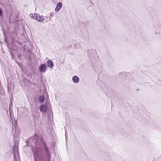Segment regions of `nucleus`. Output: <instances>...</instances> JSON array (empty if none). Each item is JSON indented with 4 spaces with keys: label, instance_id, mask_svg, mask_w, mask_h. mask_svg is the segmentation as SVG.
I'll return each instance as SVG.
<instances>
[{
    "label": "nucleus",
    "instance_id": "20e7f679",
    "mask_svg": "<svg viewBox=\"0 0 161 161\" xmlns=\"http://www.w3.org/2000/svg\"><path fill=\"white\" fill-rule=\"evenodd\" d=\"M40 110L41 112L45 113L47 111V108L46 105H42L40 107Z\"/></svg>",
    "mask_w": 161,
    "mask_h": 161
},
{
    "label": "nucleus",
    "instance_id": "a211bd4d",
    "mask_svg": "<svg viewBox=\"0 0 161 161\" xmlns=\"http://www.w3.org/2000/svg\"><path fill=\"white\" fill-rule=\"evenodd\" d=\"M9 22L10 24H11L12 23V22L11 21L10 19H9Z\"/></svg>",
    "mask_w": 161,
    "mask_h": 161
},
{
    "label": "nucleus",
    "instance_id": "f3484780",
    "mask_svg": "<svg viewBox=\"0 0 161 161\" xmlns=\"http://www.w3.org/2000/svg\"><path fill=\"white\" fill-rule=\"evenodd\" d=\"M155 34H160V32L158 31V32H155Z\"/></svg>",
    "mask_w": 161,
    "mask_h": 161
},
{
    "label": "nucleus",
    "instance_id": "423d86ee",
    "mask_svg": "<svg viewBox=\"0 0 161 161\" xmlns=\"http://www.w3.org/2000/svg\"><path fill=\"white\" fill-rule=\"evenodd\" d=\"M73 81L75 83H78L79 82L80 79L77 76H74L72 78Z\"/></svg>",
    "mask_w": 161,
    "mask_h": 161
},
{
    "label": "nucleus",
    "instance_id": "6ab92c4d",
    "mask_svg": "<svg viewBox=\"0 0 161 161\" xmlns=\"http://www.w3.org/2000/svg\"><path fill=\"white\" fill-rule=\"evenodd\" d=\"M9 113H10V114L11 115V112L10 109H9Z\"/></svg>",
    "mask_w": 161,
    "mask_h": 161
},
{
    "label": "nucleus",
    "instance_id": "f03ea898",
    "mask_svg": "<svg viewBox=\"0 0 161 161\" xmlns=\"http://www.w3.org/2000/svg\"><path fill=\"white\" fill-rule=\"evenodd\" d=\"M30 16L31 18L36 19L38 22H42L44 20L43 17L40 15L36 13L34 14H30Z\"/></svg>",
    "mask_w": 161,
    "mask_h": 161
},
{
    "label": "nucleus",
    "instance_id": "f257e3e1",
    "mask_svg": "<svg viewBox=\"0 0 161 161\" xmlns=\"http://www.w3.org/2000/svg\"><path fill=\"white\" fill-rule=\"evenodd\" d=\"M30 144L33 152L34 161H50L51 154L48 147L42 138L34 136L30 138L26 142Z\"/></svg>",
    "mask_w": 161,
    "mask_h": 161
},
{
    "label": "nucleus",
    "instance_id": "6e6552de",
    "mask_svg": "<svg viewBox=\"0 0 161 161\" xmlns=\"http://www.w3.org/2000/svg\"><path fill=\"white\" fill-rule=\"evenodd\" d=\"M13 134L14 137H16L18 136L19 134V132L18 130H17L16 129H15L14 131V129H13Z\"/></svg>",
    "mask_w": 161,
    "mask_h": 161
},
{
    "label": "nucleus",
    "instance_id": "dca6fc26",
    "mask_svg": "<svg viewBox=\"0 0 161 161\" xmlns=\"http://www.w3.org/2000/svg\"><path fill=\"white\" fill-rule=\"evenodd\" d=\"M50 15L51 16L53 17L54 16V15L53 14V13H51Z\"/></svg>",
    "mask_w": 161,
    "mask_h": 161
},
{
    "label": "nucleus",
    "instance_id": "9b49d317",
    "mask_svg": "<svg viewBox=\"0 0 161 161\" xmlns=\"http://www.w3.org/2000/svg\"><path fill=\"white\" fill-rule=\"evenodd\" d=\"M18 57L19 59H21V55L20 54H19L18 55Z\"/></svg>",
    "mask_w": 161,
    "mask_h": 161
},
{
    "label": "nucleus",
    "instance_id": "4468645a",
    "mask_svg": "<svg viewBox=\"0 0 161 161\" xmlns=\"http://www.w3.org/2000/svg\"><path fill=\"white\" fill-rule=\"evenodd\" d=\"M67 132L66 131H65V138H66V141H67Z\"/></svg>",
    "mask_w": 161,
    "mask_h": 161
},
{
    "label": "nucleus",
    "instance_id": "9d476101",
    "mask_svg": "<svg viewBox=\"0 0 161 161\" xmlns=\"http://www.w3.org/2000/svg\"><path fill=\"white\" fill-rule=\"evenodd\" d=\"M3 15V10L2 9L0 8V16L2 17Z\"/></svg>",
    "mask_w": 161,
    "mask_h": 161
},
{
    "label": "nucleus",
    "instance_id": "0eeeda50",
    "mask_svg": "<svg viewBox=\"0 0 161 161\" xmlns=\"http://www.w3.org/2000/svg\"><path fill=\"white\" fill-rule=\"evenodd\" d=\"M47 66L50 68H52L54 66L53 62L51 60H49L47 62Z\"/></svg>",
    "mask_w": 161,
    "mask_h": 161
},
{
    "label": "nucleus",
    "instance_id": "39448f33",
    "mask_svg": "<svg viewBox=\"0 0 161 161\" xmlns=\"http://www.w3.org/2000/svg\"><path fill=\"white\" fill-rule=\"evenodd\" d=\"M62 3L61 2L58 3L57 4L56 8L55 9V11L56 12L58 11L59 10L62 8Z\"/></svg>",
    "mask_w": 161,
    "mask_h": 161
},
{
    "label": "nucleus",
    "instance_id": "f8f14e48",
    "mask_svg": "<svg viewBox=\"0 0 161 161\" xmlns=\"http://www.w3.org/2000/svg\"><path fill=\"white\" fill-rule=\"evenodd\" d=\"M15 62L19 67H20L21 64L16 60L15 61Z\"/></svg>",
    "mask_w": 161,
    "mask_h": 161
},
{
    "label": "nucleus",
    "instance_id": "ddd939ff",
    "mask_svg": "<svg viewBox=\"0 0 161 161\" xmlns=\"http://www.w3.org/2000/svg\"><path fill=\"white\" fill-rule=\"evenodd\" d=\"M11 44L12 45H13L14 44V38H12V41L11 42Z\"/></svg>",
    "mask_w": 161,
    "mask_h": 161
},
{
    "label": "nucleus",
    "instance_id": "2eb2a0df",
    "mask_svg": "<svg viewBox=\"0 0 161 161\" xmlns=\"http://www.w3.org/2000/svg\"><path fill=\"white\" fill-rule=\"evenodd\" d=\"M4 41L7 44L8 42H7V39L6 38H5L4 39Z\"/></svg>",
    "mask_w": 161,
    "mask_h": 161
},
{
    "label": "nucleus",
    "instance_id": "1a4fd4ad",
    "mask_svg": "<svg viewBox=\"0 0 161 161\" xmlns=\"http://www.w3.org/2000/svg\"><path fill=\"white\" fill-rule=\"evenodd\" d=\"M44 99V97L43 96H40L39 97V101L40 103H42L43 102Z\"/></svg>",
    "mask_w": 161,
    "mask_h": 161
},
{
    "label": "nucleus",
    "instance_id": "7ed1b4c3",
    "mask_svg": "<svg viewBox=\"0 0 161 161\" xmlns=\"http://www.w3.org/2000/svg\"><path fill=\"white\" fill-rule=\"evenodd\" d=\"M47 69V67L45 64H41L39 68V71L41 72H45Z\"/></svg>",
    "mask_w": 161,
    "mask_h": 161
}]
</instances>
